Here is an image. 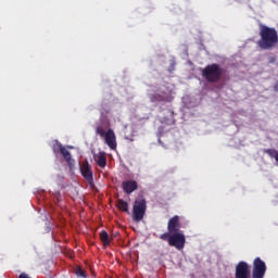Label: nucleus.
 I'll return each mask as SVG.
<instances>
[{
	"instance_id": "nucleus-14",
	"label": "nucleus",
	"mask_w": 278,
	"mask_h": 278,
	"mask_svg": "<svg viewBox=\"0 0 278 278\" xmlns=\"http://www.w3.org/2000/svg\"><path fill=\"white\" fill-rule=\"evenodd\" d=\"M116 207L119 212H126V214H129V203H127V201L123 199L117 200Z\"/></svg>"
},
{
	"instance_id": "nucleus-12",
	"label": "nucleus",
	"mask_w": 278,
	"mask_h": 278,
	"mask_svg": "<svg viewBox=\"0 0 278 278\" xmlns=\"http://www.w3.org/2000/svg\"><path fill=\"white\" fill-rule=\"evenodd\" d=\"M94 162L100 166V168H105L108 166V154L105 152H99L93 155Z\"/></svg>"
},
{
	"instance_id": "nucleus-5",
	"label": "nucleus",
	"mask_w": 278,
	"mask_h": 278,
	"mask_svg": "<svg viewBox=\"0 0 278 278\" xmlns=\"http://www.w3.org/2000/svg\"><path fill=\"white\" fill-rule=\"evenodd\" d=\"M146 214H147V200H144V198L135 200V203L132 205V220H135V223H140V220L144 218Z\"/></svg>"
},
{
	"instance_id": "nucleus-11",
	"label": "nucleus",
	"mask_w": 278,
	"mask_h": 278,
	"mask_svg": "<svg viewBox=\"0 0 278 278\" xmlns=\"http://www.w3.org/2000/svg\"><path fill=\"white\" fill-rule=\"evenodd\" d=\"M122 188L126 194H131L138 190V182L136 180H125L122 182Z\"/></svg>"
},
{
	"instance_id": "nucleus-13",
	"label": "nucleus",
	"mask_w": 278,
	"mask_h": 278,
	"mask_svg": "<svg viewBox=\"0 0 278 278\" xmlns=\"http://www.w3.org/2000/svg\"><path fill=\"white\" fill-rule=\"evenodd\" d=\"M149 99L151 103H164L168 101V96L166 93H150Z\"/></svg>"
},
{
	"instance_id": "nucleus-15",
	"label": "nucleus",
	"mask_w": 278,
	"mask_h": 278,
	"mask_svg": "<svg viewBox=\"0 0 278 278\" xmlns=\"http://www.w3.org/2000/svg\"><path fill=\"white\" fill-rule=\"evenodd\" d=\"M100 240L103 247H110V242H112V239H110V235L105 230H102L100 232Z\"/></svg>"
},
{
	"instance_id": "nucleus-6",
	"label": "nucleus",
	"mask_w": 278,
	"mask_h": 278,
	"mask_svg": "<svg viewBox=\"0 0 278 278\" xmlns=\"http://www.w3.org/2000/svg\"><path fill=\"white\" fill-rule=\"evenodd\" d=\"M266 275V263L261 257L253 261L252 278H264Z\"/></svg>"
},
{
	"instance_id": "nucleus-8",
	"label": "nucleus",
	"mask_w": 278,
	"mask_h": 278,
	"mask_svg": "<svg viewBox=\"0 0 278 278\" xmlns=\"http://www.w3.org/2000/svg\"><path fill=\"white\" fill-rule=\"evenodd\" d=\"M53 151L54 153H58V151H60L65 162H67L68 166L73 164V157L71 156V152L66 150V148H64V146H62V143H60L59 141H55V144L53 146Z\"/></svg>"
},
{
	"instance_id": "nucleus-7",
	"label": "nucleus",
	"mask_w": 278,
	"mask_h": 278,
	"mask_svg": "<svg viewBox=\"0 0 278 278\" xmlns=\"http://www.w3.org/2000/svg\"><path fill=\"white\" fill-rule=\"evenodd\" d=\"M236 278H250L251 277V267L249 266V263L244 261H240L236 266L235 271Z\"/></svg>"
},
{
	"instance_id": "nucleus-4",
	"label": "nucleus",
	"mask_w": 278,
	"mask_h": 278,
	"mask_svg": "<svg viewBox=\"0 0 278 278\" xmlns=\"http://www.w3.org/2000/svg\"><path fill=\"white\" fill-rule=\"evenodd\" d=\"M96 134L100 136V138H104V142L109 146L111 151H116V134H114L112 128H109L108 131H105V129L99 125L96 127Z\"/></svg>"
},
{
	"instance_id": "nucleus-19",
	"label": "nucleus",
	"mask_w": 278,
	"mask_h": 278,
	"mask_svg": "<svg viewBox=\"0 0 278 278\" xmlns=\"http://www.w3.org/2000/svg\"><path fill=\"white\" fill-rule=\"evenodd\" d=\"M173 71H175V63H172L169 66V73H173Z\"/></svg>"
},
{
	"instance_id": "nucleus-1",
	"label": "nucleus",
	"mask_w": 278,
	"mask_h": 278,
	"mask_svg": "<svg viewBox=\"0 0 278 278\" xmlns=\"http://www.w3.org/2000/svg\"><path fill=\"white\" fill-rule=\"evenodd\" d=\"M260 49L268 51L275 49L278 45V33L276 28L266 25H260V40L257 41Z\"/></svg>"
},
{
	"instance_id": "nucleus-9",
	"label": "nucleus",
	"mask_w": 278,
	"mask_h": 278,
	"mask_svg": "<svg viewBox=\"0 0 278 278\" xmlns=\"http://www.w3.org/2000/svg\"><path fill=\"white\" fill-rule=\"evenodd\" d=\"M179 215L173 216L167 223L168 233H177L181 229V223L179 222Z\"/></svg>"
},
{
	"instance_id": "nucleus-16",
	"label": "nucleus",
	"mask_w": 278,
	"mask_h": 278,
	"mask_svg": "<svg viewBox=\"0 0 278 278\" xmlns=\"http://www.w3.org/2000/svg\"><path fill=\"white\" fill-rule=\"evenodd\" d=\"M76 275L81 278H88V275L86 274V270L81 269V267H78L76 269Z\"/></svg>"
},
{
	"instance_id": "nucleus-18",
	"label": "nucleus",
	"mask_w": 278,
	"mask_h": 278,
	"mask_svg": "<svg viewBox=\"0 0 278 278\" xmlns=\"http://www.w3.org/2000/svg\"><path fill=\"white\" fill-rule=\"evenodd\" d=\"M275 62H277V58L275 56L269 58V64H275Z\"/></svg>"
},
{
	"instance_id": "nucleus-10",
	"label": "nucleus",
	"mask_w": 278,
	"mask_h": 278,
	"mask_svg": "<svg viewBox=\"0 0 278 278\" xmlns=\"http://www.w3.org/2000/svg\"><path fill=\"white\" fill-rule=\"evenodd\" d=\"M80 172L83 177L88 181V184H92V169L90 168V164L88 162L83 163L80 166Z\"/></svg>"
},
{
	"instance_id": "nucleus-21",
	"label": "nucleus",
	"mask_w": 278,
	"mask_h": 278,
	"mask_svg": "<svg viewBox=\"0 0 278 278\" xmlns=\"http://www.w3.org/2000/svg\"><path fill=\"white\" fill-rule=\"evenodd\" d=\"M169 112H170L172 116L175 114L173 111H169Z\"/></svg>"
},
{
	"instance_id": "nucleus-20",
	"label": "nucleus",
	"mask_w": 278,
	"mask_h": 278,
	"mask_svg": "<svg viewBox=\"0 0 278 278\" xmlns=\"http://www.w3.org/2000/svg\"><path fill=\"white\" fill-rule=\"evenodd\" d=\"M274 90H275V92H278V80L276 81V84L274 86Z\"/></svg>"
},
{
	"instance_id": "nucleus-3",
	"label": "nucleus",
	"mask_w": 278,
	"mask_h": 278,
	"mask_svg": "<svg viewBox=\"0 0 278 278\" xmlns=\"http://www.w3.org/2000/svg\"><path fill=\"white\" fill-rule=\"evenodd\" d=\"M160 239L168 242L169 247H174L178 251L186 247V235L184 232H164L160 236Z\"/></svg>"
},
{
	"instance_id": "nucleus-17",
	"label": "nucleus",
	"mask_w": 278,
	"mask_h": 278,
	"mask_svg": "<svg viewBox=\"0 0 278 278\" xmlns=\"http://www.w3.org/2000/svg\"><path fill=\"white\" fill-rule=\"evenodd\" d=\"M267 153L274 157L275 160H277V155H278V151L277 150H273V149H269L267 150Z\"/></svg>"
},
{
	"instance_id": "nucleus-2",
	"label": "nucleus",
	"mask_w": 278,
	"mask_h": 278,
	"mask_svg": "<svg viewBox=\"0 0 278 278\" xmlns=\"http://www.w3.org/2000/svg\"><path fill=\"white\" fill-rule=\"evenodd\" d=\"M223 68L217 63L206 65L202 70V77L208 81V84H216L223 79Z\"/></svg>"
}]
</instances>
